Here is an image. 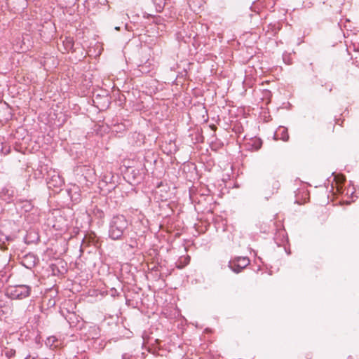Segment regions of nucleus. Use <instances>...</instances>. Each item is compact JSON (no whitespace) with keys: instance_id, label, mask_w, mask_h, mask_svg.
<instances>
[{"instance_id":"nucleus-3","label":"nucleus","mask_w":359,"mask_h":359,"mask_svg":"<svg viewBox=\"0 0 359 359\" xmlns=\"http://www.w3.org/2000/svg\"><path fill=\"white\" fill-rule=\"evenodd\" d=\"M250 263L248 257H236L229 262L228 266L236 273L241 272Z\"/></svg>"},{"instance_id":"nucleus-12","label":"nucleus","mask_w":359,"mask_h":359,"mask_svg":"<svg viewBox=\"0 0 359 359\" xmlns=\"http://www.w3.org/2000/svg\"><path fill=\"white\" fill-rule=\"evenodd\" d=\"M89 170L88 169V166H87L86 165H77L75 168H74V171L79 175V174H81L82 175H85V172L84 170Z\"/></svg>"},{"instance_id":"nucleus-7","label":"nucleus","mask_w":359,"mask_h":359,"mask_svg":"<svg viewBox=\"0 0 359 359\" xmlns=\"http://www.w3.org/2000/svg\"><path fill=\"white\" fill-rule=\"evenodd\" d=\"M67 193L72 201L74 203H78L81 201V196L79 187L74 186L72 188H70L67 190Z\"/></svg>"},{"instance_id":"nucleus-15","label":"nucleus","mask_w":359,"mask_h":359,"mask_svg":"<svg viewBox=\"0 0 359 359\" xmlns=\"http://www.w3.org/2000/svg\"><path fill=\"white\" fill-rule=\"evenodd\" d=\"M271 186L273 189L272 194H273L274 193L278 192V189L280 187V183L279 181L273 180L271 182Z\"/></svg>"},{"instance_id":"nucleus-4","label":"nucleus","mask_w":359,"mask_h":359,"mask_svg":"<svg viewBox=\"0 0 359 359\" xmlns=\"http://www.w3.org/2000/svg\"><path fill=\"white\" fill-rule=\"evenodd\" d=\"M48 187L49 189H60L63 184L64 180L55 170L52 172V174L46 178Z\"/></svg>"},{"instance_id":"nucleus-26","label":"nucleus","mask_w":359,"mask_h":359,"mask_svg":"<svg viewBox=\"0 0 359 359\" xmlns=\"http://www.w3.org/2000/svg\"><path fill=\"white\" fill-rule=\"evenodd\" d=\"M161 196L162 198H164V197H165V196H164V195H163V194H161Z\"/></svg>"},{"instance_id":"nucleus-13","label":"nucleus","mask_w":359,"mask_h":359,"mask_svg":"<svg viewBox=\"0 0 359 359\" xmlns=\"http://www.w3.org/2000/svg\"><path fill=\"white\" fill-rule=\"evenodd\" d=\"M93 215L97 219H102L104 217V212L99 208L95 207L93 210Z\"/></svg>"},{"instance_id":"nucleus-5","label":"nucleus","mask_w":359,"mask_h":359,"mask_svg":"<svg viewBox=\"0 0 359 359\" xmlns=\"http://www.w3.org/2000/svg\"><path fill=\"white\" fill-rule=\"evenodd\" d=\"M35 170L34 175L39 178H44L49 177L54 170L49 166L48 163H45L41 161H39L36 168H32Z\"/></svg>"},{"instance_id":"nucleus-25","label":"nucleus","mask_w":359,"mask_h":359,"mask_svg":"<svg viewBox=\"0 0 359 359\" xmlns=\"http://www.w3.org/2000/svg\"><path fill=\"white\" fill-rule=\"evenodd\" d=\"M115 29H116V30H118V29H119V27H115Z\"/></svg>"},{"instance_id":"nucleus-1","label":"nucleus","mask_w":359,"mask_h":359,"mask_svg":"<svg viewBox=\"0 0 359 359\" xmlns=\"http://www.w3.org/2000/svg\"><path fill=\"white\" fill-rule=\"evenodd\" d=\"M128 221L123 215H114L109 224V236L112 240H119L128 229Z\"/></svg>"},{"instance_id":"nucleus-19","label":"nucleus","mask_w":359,"mask_h":359,"mask_svg":"<svg viewBox=\"0 0 359 359\" xmlns=\"http://www.w3.org/2000/svg\"><path fill=\"white\" fill-rule=\"evenodd\" d=\"M339 183H342L344 180V177L343 176L341 177L340 179L337 180Z\"/></svg>"},{"instance_id":"nucleus-11","label":"nucleus","mask_w":359,"mask_h":359,"mask_svg":"<svg viewBox=\"0 0 359 359\" xmlns=\"http://www.w3.org/2000/svg\"><path fill=\"white\" fill-rule=\"evenodd\" d=\"M156 192H158L159 190L160 192H165L167 193V191L170 189V187L168 186L167 184H164L163 182H160L156 185Z\"/></svg>"},{"instance_id":"nucleus-9","label":"nucleus","mask_w":359,"mask_h":359,"mask_svg":"<svg viewBox=\"0 0 359 359\" xmlns=\"http://www.w3.org/2000/svg\"><path fill=\"white\" fill-rule=\"evenodd\" d=\"M14 195V191L7 188L3 189L1 192V197L3 200L6 201L8 203L13 199Z\"/></svg>"},{"instance_id":"nucleus-6","label":"nucleus","mask_w":359,"mask_h":359,"mask_svg":"<svg viewBox=\"0 0 359 359\" xmlns=\"http://www.w3.org/2000/svg\"><path fill=\"white\" fill-rule=\"evenodd\" d=\"M245 142L244 144L245 148L246 150L255 151L259 150L262 145V140L258 137H252L250 139L245 138Z\"/></svg>"},{"instance_id":"nucleus-2","label":"nucleus","mask_w":359,"mask_h":359,"mask_svg":"<svg viewBox=\"0 0 359 359\" xmlns=\"http://www.w3.org/2000/svg\"><path fill=\"white\" fill-rule=\"evenodd\" d=\"M32 287L27 285H8L5 290V295L13 300H22L30 296Z\"/></svg>"},{"instance_id":"nucleus-20","label":"nucleus","mask_w":359,"mask_h":359,"mask_svg":"<svg viewBox=\"0 0 359 359\" xmlns=\"http://www.w3.org/2000/svg\"><path fill=\"white\" fill-rule=\"evenodd\" d=\"M25 359H35L34 358H32L30 355H27Z\"/></svg>"},{"instance_id":"nucleus-22","label":"nucleus","mask_w":359,"mask_h":359,"mask_svg":"<svg viewBox=\"0 0 359 359\" xmlns=\"http://www.w3.org/2000/svg\"><path fill=\"white\" fill-rule=\"evenodd\" d=\"M128 246L130 248H133L135 247V245L134 244H129Z\"/></svg>"},{"instance_id":"nucleus-16","label":"nucleus","mask_w":359,"mask_h":359,"mask_svg":"<svg viewBox=\"0 0 359 359\" xmlns=\"http://www.w3.org/2000/svg\"><path fill=\"white\" fill-rule=\"evenodd\" d=\"M24 208L25 210V211H29L32 210V203L29 202V201H25V204L24 205Z\"/></svg>"},{"instance_id":"nucleus-10","label":"nucleus","mask_w":359,"mask_h":359,"mask_svg":"<svg viewBox=\"0 0 359 359\" xmlns=\"http://www.w3.org/2000/svg\"><path fill=\"white\" fill-rule=\"evenodd\" d=\"M190 262V257L189 255L181 256L176 262V266L178 269H183Z\"/></svg>"},{"instance_id":"nucleus-24","label":"nucleus","mask_w":359,"mask_h":359,"mask_svg":"<svg viewBox=\"0 0 359 359\" xmlns=\"http://www.w3.org/2000/svg\"><path fill=\"white\" fill-rule=\"evenodd\" d=\"M142 67V69H140V72H144V70H143V67Z\"/></svg>"},{"instance_id":"nucleus-18","label":"nucleus","mask_w":359,"mask_h":359,"mask_svg":"<svg viewBox=\"0 0 359 359\" xmlns=\"http://www.w3.org/2000/svg\"><path fill=\"white\" fill-rule=\"evenodd\" d=\"M122 359H134L133 355L128 353H124L122 356Z\"/></svg>"},{"instance_id":"nucleus-21","label":"nucleus","mask_w":359,"mask_h":359,"mask_svg":"<svg viewBox=\"0 0 359 359\" xmlns=\"http://www.w3.org/2000/svg\"><path fill=\"white\" fill-rule=\"evenodd\" d=\"M165 1L163 2V6L161 5V4H159V8H162L165 6Z\"/></svg>"},{"instance_id":"nucleus-14","label":"nucleus","mask_w":359,"mask_h":359,"mask_svg":"<svg viewBox=\"0 0 359 359\" xmlns=\"http://www.w3.org/2000/svg\"><path fill=\"white\" fill-rule=\"evenodd\" d=\"M56 341H57L56 337L54 336H50L47 338V339L46 341V344L47 346H49L51 348L52 347L55 348L57 346V345H55V342H56Z\"/></svg>"},{"instance_id":"nucleus-17","label":"nucleus","mask_w":359,"mask_h":359,"mask_svg":"<svg viewBox=\"0 0 359 359\" xmlns=\"http://www.w3.org/2000/svg\"><path fill=\"white\" fill-rule=\"evenodd\" d=\"M1 151H2L3 155H7L9 151V148H6V147H2Z\"/></svg>"},{"instance_id":"nucleus-8","label":"nucleus","mask_w":359,"mask_h":359,"mask_svg":"<svg viewBox=\"0 0 359 359\" xmlns=\"http://www.w3.org/2000/svg\"><path fill=\"white\" fill-rule=\"evenodd\" d=\"M274 137L276 140L287 141L289 139L287 129L283 126L279 127L274 134Z\"/></svg>"},{"instance_id":"nucleus-23","label":"nucleus","mask_w":359,"mask_h":359,"mask_svg":"<svg viewBox=\"0 0 359 359\" xmlns=\"http://www.w3.org/2000/svg\"><path fill=\"white\" fill-rule=\"evenodd\" d=\"M10 352H13V353H12V354H13V355H14V354H15V351H13V350H11Z\"/></svg>"}]
</instances>
